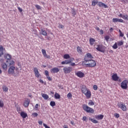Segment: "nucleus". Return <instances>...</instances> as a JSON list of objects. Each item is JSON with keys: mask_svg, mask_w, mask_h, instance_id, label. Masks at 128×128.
<instances>
[{"mask_svg": "<svg viewBox=\"0 0 128 128\" xmlns=\"http://www.w3.org/2000/svg\"><path fill=\"white\" fill-rule=\"evenodd\" d=\"M82 63L86 66H88V68L94 67L96 66V61H94V60H88V61L82 62Z\"/></svg>", "mask_w": 128, "mask_h": 128, "instance_id": "nucleus-1", "label": "nucleus"}, {"mask_svg": "<svg viewBox=\"0 0 128 128\" xmlns=\"http://www.w3.org/2000/svg\"><path fill=\"white\" fill-rule=\"evenodd\" d=\"M96 4H98V6H100L101 8H108V5H106L102 2H98L94 0L92 1V6H96Z\"/></svg>", "mask_w": 128, "mask_h": 128, "instance_id": "nucleus-2", "label": "nucleus"}, {"mask_svg": "<svg viewBox=\"0 0 128 128\" xmlns=\"http://www.w3.org/2000/svg\"><path fill=\"white\" fill-rule=\"evenodd\" d=\"M83 109L84 110H85V112H88L89 114H94V109L90 108L87 105H84L83 106Z\"/></svg>", "mask_w": 128, "mask_h": 128, "instance_id": "nucleus-3", "label": "nucleus"}, {"mask_svg": "<svg viewBox=\"0 0 128 128\" xmlns=\"http://www.w3.org/2000/svg\"><path fill=\"white\" fill-rule=\"evenodd\" d=\"M128 80H125L120 84V86L122 90H126L128 88Z\"/></svg>", "mask_w": 128, "mask_h": 128, "instance_id": "nucleus-4", "label": "nucleus"}, {"mask_svg": "<svg viewBox=\"0 0 128 128\" xmlns=\"http://www.w3.org/2000/svg\"><path fill=\"white\" fill-rule=\"evenodd\" d=\"M96 46L97 48H96V50H97L100 52H104L106 46L102 44H98Z\"/></svg>", "mask_w": 128, "mask_h": 128, "instance_id": "nucleus-5", "label": "nucleus"}, {"mask_svg": "<svg viewBox=\"0 0 128 128\" xmlns=\"http://www.w3.org/2000/svg\"><path fill=\"white\" fill-rule=\"evenodd\" d=\"M118 108H120L124 112L126 110V106L124 105V103L122 102L118 103Z\"/></svg>", "mask_w": 128, "mask_h": 128, "instance_id": "nucleus-6", "label": "nucleus"}, {"mask_svg": "<svg viewBox=\"0 0 128 128\" xmlns=\"http://www.w3.org/2000/svg\"><path fill=\"white\" fill-rule=\"evenodd\" d=\"M92 58H94V57H92V56L90 54V53H88L86 54V56H85L84 58V61L83 62H88V60H90V59Z\"/></svg>", "mask_w": 128, "mask_h": 128, "instance_id": "nucleus-7", "label": "nucleus"}, {"mask_svg": "<svg viewBox=\"0 0 128 128\" xmlns=\"http://www.w3.org/2000/svg\"><path fill=\"white\" fill-rule=\"evenodd\" d=\"M64 74H70L72 70V67H64Z\"/></svg>", "mask_w": 128, "mask_h": 128, "instance_id": "nucleus-8", "label": "nucleus"}, {"mask_svg": "<svg viewBox=\"0 0 128 128\" xmlns=\"http://www.w3.org/2000/svg\"><path fill=\"white\" fill-rule=\"evenodd\" d=\"M14 70H16V68L14 66H10L8 69V74H14Z\"/></svg>", "mask_w": 128, "mask_h": 128, "instance_id": "nucleus-9", "label": "nucleus"}, {"mask_svg": "<svg viewBox=\"0 0 128 128\" xmlns=\"http://www.w3.org/2000/svg\"><path fill=\"white\" fill-rule=\"evenodd\" d=\"M34 72L35 76L36 78H40V72H38V68H34Z\"/></svg>", "mask_w": 128, "mask_h": 128, "instance_id": "nucleus-10", "label": "nucleus"}, {"mask_svg": "<svg viewBox=\"0 0 128 128\" xmlns=\"http://www.w3.org/2000/svg\"><path fill=\"white\" fill-rule=\"evenodd\" d=\"M30 100L28 98H26L24 104V108H28V106H30Z\"/></svg>", "mask_w": 128, "mask_h": 128, "instance_id": "nucleus-11", "label": "nucleus"}, {"mask_svg": "<svg viewBox=\"0 0 128 128\" xmlns=\"http://www.w3.org/2000/svg\"><path fill=\"white\" fill-rule=\"evenodd\" d=\"M50 72L52 74L58 73V72H60V69L58 68H54L51 69Z\"/></svg>", "mask_w": 128, "mask_h": 128, "instance_id": "nucleus-12", "label": "nucleus"}, {"mask_svg": "<svg viewBox=\"0 0 128 128\" xmlns=\"http://www.w3.org/2000/svg\"><path fill=\"white\" fill-rule=\"evenodd\" d=\"M84 94H85L86 98H90V96H92V93L90 90H88L86 93H84Z\"/></svg>", "mask_w": 128, "mask_h": 128, "instance_id": "nucleus-13", "label": "nucleus"}, {"mask_svg": "<svg viewBox=\"0 0 128 128\" xmlns=\"http://www.w3.org/2000/svg\"><path fill=\"white\" fill-rule=\"evenodd\" d=\"M76 75L77 76H78V78H84V74L80 71L77 72Z\"/></svg>", "mask_w": 128, "mask_h": 128, "instance_id": "nucleus-14", "label": "nucleus"}, {"mask_svg": "<svg viewBox=\"0 0 128 128\" xmlns=\"http://www.w3.org/2000/svg\"><path fill=\"white\" fill-rule=\"evenodd\" d=\"M113 22H124V20L118 18H114L112 19Z\"/></svg>", "mask_w": 128, "mask_h": 128, "instance_id": "nucleus-15", "label": "nucleus"}, {"mask_svg": "<svg viewBox=\"0 0 128 128\" xmlns=\"http://www.w3.org/2000/svg\"><path fill=\"white\" fill-rule=\"evenodd\" d=\"M42 54L43 56H44V58H50V56H48L46 54V50L42 49Z\"/></svg>", "mask_w": 128, "mask_h": 128, "instance_id": "nucleus-16", "label": "nucleus"}, {"mask_svg": "<svg viewBox=\"0 0 128 128\" xmlns=\"http://www.w3.org/2000/svg\"><path fill=\"white\" fill-rule=\"evenodd\" d=\"M112 78L113 80H114L115 82L118 80V74H114L112 76Z\"/></svg>", "mask_w": 128, "mask_h": 128, "instance_id": "nucleus-17", "label": "nucleus"}, {"mask_svg": "<svg viewBox=\"0 0 128 128\" xmlns=\"http://www.w3.org/2000/svg\"><path fill=\"white\" fill-rule=\"evenodd\" d=\"M1 66L4 70H6L8 68V66L6 63H2L1 64Z\"/></svg>", "mask_w": 128, "mask_h": 128, "instance_id": "nucleus-18", "label": "nucleus"}, {"mask_svg": "<svg viewBox=\"0 0 128 128\" xmlns=\"http://www.w3.org/2000/svg\"><path fill=\"white\" fill-rule=\"evenodd\" d=\"M88 90V88L86 87V86H83L82 88V92H83V94H86V92H87Z\"/></svg>", "mask_w": 128, "mask_h": 128, "instance_id": "nucleus-19", "label": "nucleus"}, {"mask_svg": "<svg viewBox=\"0 0 128 128\" xmlns=\"http://www.w3.org/2000/svg\"><path fill=\"white\" fill-rule=\"evenodd\" d=\"M6 58L7 59V60L6 61V62H8V61L10 60L12 58V56L9 54H6Z\"/></svg>", "mask_w": 128, "mask_h": 128, "instance_id": "nucleus-20", "label": "nucleus"}, {"mask_svg": "<svg viewBox=\"0 0 128 128\" xmlns=\"http://www.w3.org/2000/svg\"><path fill=\"white\" fill-rule=\"evenodd\" d=\"M20 116L22 117L23 118H26V116H28V114L26 113H25L24 112H22L20 113Z\"/></svg>", "mask_w": 128, "mask_h": 128, "instance_id": "nucleus-21", "label": "nucleus"}, {"mask_svg": "<svg viewBox=\"0 0 128 128\" xmlns=\"http://www.w3.org/2000/svg\"><path fill=\"white\" fill-rule=\"evenodd\" d=\"M95 118L96 120H102V118H104V115L100 114L96 116Z\"/></svg>", "mask_w": 128, "mask_h": 128, "instance_id": "nucleus-22", "label": "nucleus"}, {"mask_svg": "<svg viewBox=\"0 0 128 128\" xmlns=\"http://www.w3.org/2000/svg\"><path fill=\"white\" fill-rule=\"evenodd\" d=\"M62 64H70V61L69 60H66L62 62Z\"/></svg>", "mask_w": 128, "mask_h": 128, "instance_id": "nucleus-23", "label": "nucleus"}, {"mask_svg": "<svg viewBox=\"0 0 128 128\" xmlns=\"http://www.w3.org/2000/svg\"><path fill=\"white\" fill-rule=\"evenodd\" d=\"M94 42H96V40L94 39L93 38H91L90 39V42L91 46H92L94 44Z\"/></svg>", "mask_w": 128, "mask_h": 128, "instance_id": "nucleus-24", "label": "nucleus"}, {"mask_svg": "<svg viewBox=\"0 0 128 128\" xmlns=\"http://www.w3.org/2000/svg\"><path fill=\"white\" fill-rule=\"evenodd\" d=\"M41 34H42V36H48V33L46 32L44 30H41Z\"/></svg>", "mask_w": 128, "mask_h": 128, "instance_id": "nucleus-25", "label": "nucleus"}, {"mask_svg": "<svg viewBox=\"0 0 128 128\" xmlns=\"http://www.w3.org/2000/svg\"><path fill=\"white\" fill-rule=\"evenodd\" d=\"M42 97L44 98V100H48V95L46 94H42Z\"/></svg>", "mask_w": 128, "mask_h": 128, "instance_id": "nucleus-26", "label": "nucleus"}, {"mask_svg": "<svg viewBox=\"0 0 128 128\" xmlns=\"http://www.w3.org/2000/svg\"><path fill=\"white\" fill-rule=\"evenodd\" d=\"M55 98L56 100H58L60 98V95L59 94H58L56 92L55 95H54Z\"/></svg>", "mask_w": 128, "mask_h": 128, "instance_id": "nucleus-27", "label": "nucleus"}, {"mask_svg": "<svg viewBox=\"0 0 128 128\" xmlns=\"http://www.w3.org/2000/svg\"><path fill=\"white\" fill-rule=\"evenodd\" d=\"M71 12L72 14V16H74L76 14V10L74 8H72Z\"/></svg>", "mask_w": 128, "mask_h": 128, "instance_id": "nucleus-28", "label": "nucleus"}, {"mask_svg": "<svg viewBox=\"0 0 128 128\" xmlns=\"http://www.w3.org/2000/svg\"><path fill=\"white\" fill-rule=\"evenodd\" d=\"M70 58V54H65L64 56V58H65V60H68V58Z\"/></svg>", "mask_w": 128, "mask_h": 128, "instance_id": "nucleus-29", "label": "nucleus"}, {"mask_svg": "<svg viewBox=\"0 0 128 128\" xmlns=\"http://www.w3.org/2000/svg\"><path fill=\"white\" fill-rule=\"evenodd\" d=\"M89 120H91V122H93L94 124H98V120H96L94 119H92V118H90Z\"/></svg>", "mask_w": 128, "mask_h": 128, "instance_id": "nucleus-30", "label": "nucleus"}, {"mask_svg": "<svg viewBox=\"0 0 128 128\" xmlns=\"http://www.w3.org/2000/svg\"><path fill=\"white\" fill-rule=\"evenodd\" d=\"M2 90L4 92H8V87H6V86H2Z\"/></svg>", "mask_w": 128, "mask_h": 128, "instance_id": "nucleus-31", "label": "nucleus"}, {"mask_svg": "<svg viewBox=\"0 0 128 128\" xmlns=\"http://www.w3.org/2000/svg\"><path fill=\"white\" fill-rule=\"evenodd\" d=\"M88 104H89V106H94V102L92 100H90Z\"/></svg>", "mask_w": 128, "mask_h": 128, "instance_id": "nucleus-32", "label": "nucleus"}, {"mask_svg": "<svg viewBox=\"0 0 128 128\" xmlns=\"http://www.w3.org/2000/svg\"><path fill=\"white\" fill-rule=\"evenodd\" d=\"M7 62L8 63L9 66H12V64H14V60H11L10 61V60L8 61V62Z\"/></svg>", "mask_w": 128, "mask_h": 128, "instance_id": "nucleus-33", "label": "nucleus"}, {"mask_svg": "<svg viewBox=\"0 0 128 128\" xmlns=\"http://www.w3.org/2000/svg\"><path fill=\"white\" fill-rule=\"evenodd\" d=\"M50 105L51 106H56V102L54 101H51L50 102Z\"/></svg>", "mask_w": 128, "mask_h": 128, "instance_id": "nucleus-34", "label": "nucleus"}, {"mask_svg": "<svg viewBox=\"0 0 128 128\" xmlns=\"http://www.w3.org/2000/svg\"><path fill=\"white\" fill-rule=\"evenodd\" d=\"M4 106V102L2 100H0V108H2Z\"/></svg>", "mask_w": 128, "mask_h": 128, "instance_id": "nucleus-35", "label": "nucleus"}, {"mask_svg": "<svg viewBox=\"0 0 128 128\" xmlns=\"http://www.w3.org/2000/svg\"><path fill=\"white\" fill-rule=\"evenodd\" d=\"M112 48L114 50H116V48H118V43L116 42L112 46Z\"/></svg>", "mask_w": 128, "mask_h": 128, "instance_id": "nucleus-36", "label": "nucleus"}, {"mask_svg": "<svg viewBox=\"0 0 128 128\" xmlns=\"http://www.w3.org/2000/svg\"><path fill=\"white\" fill-rule=\"evenodd\" d=\"M124 44V42L120 41L118 42V46H120Z\"/></svg>", "mask_w": 128, "mask_h": 128, "instance_id": "nucleus-37", "label": "nucleus"}, {"mask_svg": "<svg viewBox=\"0 0 128 128\" xmlns=\"http://www.w3.org/2000/svg\"><path fill=\"white\" fill-rule=\"evenodd\" d=\"M122 18H124V20H128V16L127 14L124 15Z\"/></svg>", "mask_w": 128, "mask_h": 128, "instance_id": "nucleus-38", "label": "nucleus"}, {"mask_svg": "<svg viewBox=\"0 0 128 128\" xmlns=\"http://www.w3.org/2000/svg\"><path fill=\"white\" fill-rule=\"evenodd\" d=\"M72 94L71 93H68V94H67V98H69L70 100V98H72Z\"/></svg>", "mask_w": 128, "mask_h": 128, "instance_id": "nucleus-39", "label": "nucleus"}, {"mask_svg": "<svg viewBox=\"0 0 128 128\" xmlns=\"http://www.w3.org/2000/svg\"><path fill=\"white\" fill-rule=\"evenodd\" d=\"M77 50L78 52H79V54H81L82 50V48H80V47H78L77 48Z\"/></svg>", "mask_w": 128, "mask_h": 128, "instance_id": "nucleus-40", "label": "nucleus"}, {"mask_svg": "<svg viewBox=\"0 0 128 128\" xmlns=\"http://www.w3.org/2000/svg\"><path fill=\"white\" fill-rule=\"evenodd\" d=\"M0 52H4V46H0Z\"/></svg>", "mask_w": 128, "mask_h": 128, "instance_id": "nucleus-41", "label": "nucleus"}, {"mask_svg": "<svg viewBox=\"0 0 128 128\" xmlns=\"http://www.w3.org/2000/svg\"><path fill=\"white\" fill-rule=\"evenodd\" d=\"M32 116H33L34 118H36V116H38V113L36 112H34L32 114Z\"/></svg>", "mask_w": 128, "mask_h": 128, "instance_id": "nucleus-42", "label": "nucleus"}, {"mask_svg": "<svg viewBox=\"0 0 128 128\" xmlns=\"http://www.w3.org/2000/svg\"><path fill=\"white\" fill-rule=\"evenodd\" d=\"M35 6L38 10H42V7H40V6L39 5L36 4L35 5Z\"/></svg>", "mask_w": 128, "mask_h": 128, "instance_id": "nucleus-43", "label": "nucleus"}, {"mask_svg": "<svg viewBox=\"0 0 128 128\" xmlns=\"http://www.w3.org/2000/svg\"><path fill=\"white\" fill-rule=\"evenodd\" d=\"M88 118L86 116H83L82 118V120H84V122H87Z\"/></svg>", "mask_w": 128, "mask_h": 128, "instance_id": "nucleus-44", "label": "nucleus"}, {"mask_svg": "<svg viewBox=\"0 0 128 128\" xmlns=\"http://www.w3.org/2000/svg\"><path fill=\"white\" fill-rule=\"evenodd\" d=\"M44 73L46 76H50V74H48V71L46 70L44 71Z\"/></svg>", "mask_w": 128, "mask_h": 128, "instance_id": "nucleus-45", "label": "nucleus"}, {"mask_svg": "<svg viewBox=\"0 0 128 128\" xmlns=\"http://www.w3.org/2000/svg\"><path fill=\"white\" fill-rule=\"evenodd\" d=\"M46 78H48V80H50V82L52 81V78H50V75L46 76Z\"/></svg>", "mask_w": 128, "mask_h": 128, "instance_id": "nucleus-46", "label": "nucleus"}, {"mask_svg": "<svg viewBox=\"0 0 128 128\" xmlns=\"http://www.w3.org/2000/svg\"><path fill=\"white\" fill-rule=\"evenodd\" d=\"M94 90H98V86L94 85Z\"/></svg>", "mask_w": 128, "mask_h": 128, "instance_id": "nucleus-47", "label": "nucleus"}, {"mask_svg": "<svg viewBox=\"0 0 128 128\" xmlns=\"http://www.w3.org/2000/svg\"><path fill=\"white\" fill-rule=\"evenodd\" d=\"M114 116H115L116 118H120V114H118L116 113V114H114Z\"/></svg>", "mask_w": 128, "mask_h": 128, "instance_id": "nucleus-48", "label": "nucleus"}, {"mask_svg": "<svg viewBox=\"0 0 128 128\" xmlns=\"http://www.w3.org/2000/svg\"><path fill=\"white\" fill-rule=\"evenodd\" d=\"M69 60L70 61V64L72 62H74V58H71L69 59Z\"/></svg>", "mask_w": 128, "mask_h": 128, "instance_id": "nucleus-49", "label": "nucleus"}, {"mask_svg": "<svg viewBox=\"0 0 128 128\" xmlns=\"http://www.w3.org/2000/svg\"><path fill=\"white\" fill-rule=\"evenodd\" d=\"M59 28H64V26L63 25L60 24V25H59Z\"/></svg>", "mask_w": 128, "mask_h": 128, "instance_id": "nucleus-50", "label": "nucleus"}, {"mask_svg": "<svg viewBox=\"0 0 128 128\" xmlns=\"http://www.w3.org/2000/svg\"><path fill=\"white\" fill-rule=\"evenodd\" d=\"M39 124H40V126L42 125V121L40 120L38 122Z\"/></svg>", "mask_w": 128, "mask_h": 128, "instance_id": "nucleus-51", "label": "nucleus"}, {"mask_svg": "<svg viewBox=\"0 0 128 128\" xmlns=\"http://www.w3.org/2000/svg\"><path fill=\"white\" fill-rule=\"evenodd\" d=\"M70 66H76V63L74 62L71 63Z\"/></svg>", "mask_w": 128, "mask_h": 128, "instance_id": "nucleus-52", "label": "nucleus"}, {"mask_svg": "<svg viewBox=\"0 0 128 128\" xmlns=\"http://www.w3.org/2000/svg\"><path fill=\"white\" fill-rule=\"evenodd\" d=\"M18 10H20V12H22V9L20 7H18Z\"/></svg>", "mask_w": 128, "mask_h": 128, "instance_id": "nucleus-53", "label": "nucleus"}, {"mask_svg": "<svg viewBox=\"0 0 128 128\" xmlns=\"http://www.w3.org/2000/svg\"><path fill=\"white\" fill-rule=\"evenodd\" d=\"M2 56H4V52H0V57Z\"/></svg>", "mask_w": 128, "mask_h": 128, "instance_id": "nucleus-54", "label": "nucleus"}, {"mask_svg": "<svg viewBox=\"0 0 128 128\" xmlns=\"http://www.w3.org/2000/svg\"><path fill=\"white\" fill-rule=\"evenodd\" d=\"M100 32L101 34H104V30H100Z\"/></svg>", "mask_w": 128, "mask_h": 128, "instance_id": "nucleus-55", "label": "nucleus"}, {"mask_svg": "<svg viewBox=\"0 0 128 128\" xmlns=\"http://www.w3.org/2000/svg\"><path fill=\"white\" fill-rule=\"evenodd\" d=\"M120 36L124 37V34L122 32L120 33Z\"/></svg>", "mask_w": 128, "mask_h": 128, "instance_id": "nucleus-56", "label": "nucleus"}, {"mask_svg": "<svg viewBox=\"0 0 128 128\" xmlns=\"http://www.w3.org/2000/svg\"><path fill=\"white\" fill-rule=\"evenodd\" d=\"M38 108V104H36L35 106V108Z\"/></svg>", "mask_w": 128, "mask_h": 128, "instance_id": "nucleus-57", "label": "nucleus"}, {"mask_svg": "<svg viewBox=\"0 0 128 128\" xmlns=\"http://www.w3.org/2000/svg\"><path fill=\"white\" fill-rule=\"evenodd\" d=\"M120 18H124V15H122V14H120Z\"/></svg>", "mask_w": 128, "mask_h": 128, "instance_id": "nucleus-58", "label": "nucleus"}, {"mask_svg": "<svg viewBox=\"0 0 128 128\" xmlns=\"http://www.w3.org/2000/svg\"><path fill=\"white\" fill-rule=\"evenodd\" d=\"M40 82H41V84H44V81L42 80H40Z\"/></svg>", "mask_w": 128, "mask_h": 128, "instance_id": "nucleus-59", "label": "nucleus"}, {"mask_svg": "<svg viewBox=\"0 0 128 128\" xmlns=\"http://www.w3.org/2000/svg\"><path fill=\"white\" fill-rule=\"evenodd\" d=\"M112 30H114V29L112 28H110V31L112 32Z\"/></svg>", "mask_w": 128, "mask_h": 128, "instance_id": "nucleus-60", "label": "nucleus"}, {"mask_svg": "<svg viewBox=\"0 0 128 128\" xmlns=\"http://www.w3.org/2000/svg\"><path fill=\"white\" fill-rule=\"evenodd\" d=\"M70 124H74V122H72V121H71V122H70Z\"/></svg>", "mask_w": 128, "mask_h": 128, "instance_id": "nucleus-61", "label": "nucleus"}, {"mask_svg": "<svg viewBox=\"0 0 128 128\" xmlns=\"http://www.w3.org/2000/svg\"><path fill=\"white\" fill-rule=\"evenodd\" d=\"M96 30H99L100 28L98 27H97V28H96Z\"/></svg>", "mask_w": 128, "mask_h": 128, "instance_id": "nucleus-62", "label": "nucleus"}, {"mask_svg": "<svg viewBox=\"0 0 128 128\" xmlns=\"http://www.w3.org/2000/svg\"><path fill=\"white\" fill-rule=\"evenodd\" d=\"M50 92L52 94H54V92L52 91H50Z\"/></svg>", "mask_w": 128, "mask_h": 128, "instance_id": "nucleus-63", "label": "nucleus"}, {"mask_svg": "<svg viewBox=\"0 0 128 128\" xmlns=\"http://www.w3.org/2000/svg\"><path fill=\"white\" fill-rule=\"evenodd\" d=\"M106 40H108V37L106 36Z\"/></svg>", "mask_w": 128, "mask_h": 128, "instance_id": "nucleus-64", "label": "nucleus"}]
</instances>
